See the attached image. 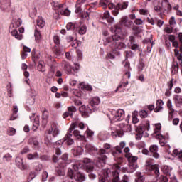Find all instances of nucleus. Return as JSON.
Wrapping results in <instances>:
<instances>
[{"instance_id":"obj_19","label":"nucleus","mask_w":182,"mask_h":182,"mask_svg":"<svg viewBox=\"0 0 182 182\" xmlns=\"http://www.w3.org/2000/svg\"><path fill=\"white\" fill-rule=\"evenodd\" d=\"M151 156H153L154 159H159L160 154L157 153L159 151V146L157 145H151L149 148Z\"/></svg>"},{"instance_id":"obj_6","label":"nucleus","mask_w":182,"mask_h":182,"mask_svg":"<svg viewBox=\"0 0 182 182\" xmlns=\"http://www.w3.org/2000/svg\"><path fill=\"white\" fill-rule=\"evenodd\" d=\"M126 116V113L124 110L122 109H110L109 119L111 123H116L117 122H122V120H124V117Z\"/></svg>"},{"instance_id":"obj_4","label":"nucleus","mask_w":182,"mask_h":182,"mask_svg":"<svg viewBox=\"0 0 182 182\" xmlns=\"http://www.w3.org/2000/svg\"><path fill=\"white\" fill-rule=\"evenodd\" d=\"M100 5L104 9L108 7L109 9H112V15L117 16V15H119V10L126 9L127 6H129V2H124L123 4L118 3V4L116 6L109 0H104L103 1H100Z\"/></svg>"},{"instance_id":"obj_31","label":"nucleus","mask_w":182,"mask_h":182,"mask_svg":"<svg viewBox=\"0 0 182 182\" xmlns=\"http://www.w3.org/2000/svg\"><path fill=\"white\" fill-rule=\"evenodd\" d=\"M146 178H144V176H143V173H141V172L136 173L135 182H144Z\"/></svg>"},{"instance_id":"obj_17","label":"nucleus","mask_w":182,"mask_h":182,"mask_svg":"<svg viewBox=\"0 0 182 182\" xmlns=\"http://www.w3.org/2000/svg\"><path fill=\"white\" fill-rule=\"evenodd\" d=\"M30 119L31 121L33 120L32 130L36 132V130L38 129V127H39V117H35V114H33V115L30 117Z\"/></svg>"},{"instance_id":"obj_52","label":"nucleus","mask_w":182,"mask_h":182,"mask_svg":"<svg viewBox=\"0 0 182 182\" xmlns=\"http://www.w3.org/2000/svg\"><path fill=\"white\" fill-rule=\"evenodd\" d=\"M22 25V20L21 18H18L15 24H11V28H19V26Z\"/></svg>"},{"instance_id":"obj_54","label":"nucleus","mask_w":182,"mask_h":182,"mask_svg":"<svg viewBox=\"0 0 182 182\" xmlns=\"http://www.w3.org/2000/svg\"><path fill=\"white\" fill-rule=\"evenodd\" d=\"M24 77H26L25 79V82L27 84V85H29L31 83V81L29 80V72L28 71H25L24 73Z\"/></svg>"},{"instance_id":"obj_23","label":"nucleus","mask_w":182,"mask_h":182,"mask_svg":"<svg viewBox=\"0 0 182 182\" xmlns=\"http://www.w3.org/2000/svg\"><path fill=\"white\" fill-rule=\"evenodd\" d=\"M102 19H105L108 22V23H114V17L110 16V13L109 12V11H106L104 13Z\"/></svg>"},{"instance_id":"obj_60","label":"nucleus","mask_w":182,"mask_h":182,"mask_svg":"<svg viewBox=\"0 0 182 182\" xmlns=\"http://www.w3.org/2000/svg\"><path fill=\"white\" fill-rule=\"evenodd\" d=\"M164 5H166L167 9H170L171 8V5H170L168 0H163L162 6H164Z\"/></svg>"},{"instance_id":"obj_33","label":"nucleus","mask_w":182,"mask_h":182,"mask_svg":"<svg viewBox=\"0 0 182 182\" xmlns=\"http://www.w3.org/2000/svg\"><path fill=\"white\" fill-rule=\"evenodd\" d=\"M61 160H63L64 164H60V167H65L66 164H69L70 163V161H68V154H64L61 157Z\"/></svg>"},{"instance_id":"obj_59","label":"nucleus","mask_w":182,"mask_h":182,"mask_svg":"<svg viewBox=\"0 0 182 182\" xmlns=\"http://www.w3.org/2000/svg\"><path fill=\"white\" fill-rule=\"evenodd\" d=\"M48 177H49V173L46 171H43L42 173V181H46V180H48Z\"/></svg>"},{"instance_id":"obj_42","label":"nucleus","mask_w":182,"mask_h":182,"mask_svg":"<svg viewBox=\"0 0 182 182\" xmlns=\"http://www.w3.org/2000/svg\"><path fill=\"white\" fill-rule=\"evenodd\" d=\"M89 173V178L90 180H95L96 178V173H97V170L95 169V167L93 166V170L91 171H87Z\"/></svg>"},{"instance_id":"obj_21","label":"nucleus","mask_w":182,"mask_h":182,"mask_svg":"<svg viewBox=\"0 0 182 182\" xmlns=\"http://www.w3.org/2000/svg\"><path fill=\"white\" fill-rule=\"evenodd\" d=\"M76 112V107H68V112H65L63 114V117L64 119H66V117H72L73 116V113Z\"/></svg>"},{"instance_id":"obj_36","label":"nucleus","mask_w":182,"mask_h":182,"mask_svg":"<svg viewBox=\"0 0 182 182\" xmlns=\"http://www.w3.org/2000/svg\"><path fill=\"white\" fill-rule=\"evenodd\" d=\"M166 105L169 110V114H171V116H173V113H174V109H173V102L171 101V100H168L167 101Z\"/></svg>"},{"instance_id":"obj_32","label":"nucleus","mask_w":182,"mask_h":182,"mask_svg":"<svg viewBox=\"0 0 182 182\" xmlns=\"http://www.w3.org/2000/svg\"><path fill=\"white\" fill-rule=\"evenodd\" d=\"M79 35H85L86 32H87V26L83 24L79 26L78 29L77 30Z\"/></svg>"},{"instance_id":"obj_2","label":"nucleus","mask_w":182,"mask_h":182,"mask_svg":"<svg viewBox=\"0 0 182 182\" xmlns=\"http://www.w3.org/2000/svg\"><path fill=\"white\" fill-rule=\"evenodd\" d=\"M75 127H78L80 130H83L85 129V124L83 122H75L72 124L68 130V134L65 136L63 140H59L57 142L53 144V147L55 149L56 156H60L62 154V151L60 148L62 147L63 142L66 143L68 146H72L75 141L73 139H72V130H75Z\"/></svg>"},{"instance_id":"obj_51","label":"nucleus","mask_w":182,"mask_h":182,"mask_svg":"<svg viewBox=\"0 0 182 182\" xmlns=\"http://www.w3.org/2000/svg\"><path fill=\"white\" fill-rule=\"evenodd\" d=\"M169 25L171 26V28H174V26L177 25V22L176 21V18L174 16H171L169 19Z\"/></svg>"},{"instance_id":"obj_45","label":"nucleus","mask_w":182,"mask_h":182,"mask_svg":"<svg viewBox=\"0 0 182 182\" xmlns=\"http://www.w3.org/2000/svg\"><path fill=\"white\" fill-rule=\"evenodd\" d=\"M137 114H139L137 111H134L132 113V123H134V124L139 123V118H137Z\"/></svg>"},{"instance_id":"obj_34","label":"nucleus","mask_w":182,"mask_h":182,"mask_svg":"<svg viewBox=\"0 0 182 182\" xmlns=\"http://www.w3.org/2000/svg\"><path fill=\"white\" fill-rule=\"evenodd\" d=\"M171 167L165 165L162 167V171L164 173V174H166V176H170L171 174Z\"/></svg>"},{"instance_id":"obj_58","label":"nucleus","mask_w":182,"mask_h":182,"mask_svg":"<svg viewBox=\"0 0 182 182\" xmlns=\"http://www.w3.org/2000/svg\"><path fill=\"white\" fill-rule=\"evenodd\" d=\"M3 160L4 161H11L12 160V156L9 154H6L3 156Z\"/></svg>"},{"instance_id":"obj_15","label":"nucleus","mask_w":182,"mask_h":182,"mask_svg":"<svg viewBox=\"0 0 182 182\" xmlns=\"http://www.w3.org/2000/svg\"><path fill=\"white\" fill-rule=\"evenodd\" d=\"M16 164L20 170H26V168H28V165L23 163V158L21 156H17L16 158Z\"/></svg>"},{"instance_id":"obj_13","label":"nucleus","mask_w":182,"mask_h":182,"mask_svg":"<svg viewBox=\"0 0 182 182\" xmlns=\"http://www.w3.org/2000/svg\"><path fill=\"white\" fill-rule=\"evenodd\" d=\"M124 152L125 153V156L127 157L129 164H136V162L137 160H139V158L135 156H132V154H130V148L125 147L124 149Z\"/></svg>"},{"instance_id":"obj_14","label":"nucleus","mask_w":182,"mask_h":182,"mask_svg":"<svg viewBox=\"0 0 182 182\" xmlns=\"http://www.w3.org/2000/svg\"><path fill=\"white\" fill-rule=\"evenodd\" d=\"M122 65H124L125 70L124 77H127V79H130L132 76V74L130 73V72H132V68H130V63L127 61V58L122 62Z\"/></svg>"},{"instance_id":"obj_29","label":"nucleus","mask_w":182,"mask_h":182,"mask_svg":"<svg viewBox=\"0 0 182 182\" xmlns=\"http://www.w3.org/2000/svg\"><path fill=\"white\" fill-rule=\"evenodd\" d=\"M11 33L16 39H18V41H22L23 38L22 34L18 33V30L16 29L11 30Z\"/></svg>"},{"instance_id":"obj_16","label":"nucleus","mask_w":182,"mask_h":182,"mask_svg":"<svg viewBox=\"0 0 182 182\" xmlns=\"http://www.w3.org/2000/svg\"><path fill=\"white\" fill-rule=\"evenodd\" d=\"M128 46L130 48V49H132V50H138L139 45L136 43V41H134V36H129Z\"/></svg>"},{"instance_id":"obj_49","label":"nucleus","mask_w":182,"mask_h":182,"mask_svg":"<svg viewBox=\"0 0 182 182\" xmlns=\"http://www.w3.org/2000/svg\"><path fill=\"white\" fill-rule=\"evenodd\" d=\"M127 85H129V81L122 82L119 85H118V87L115 90L114 92L117 93V92H119V90H120V89H122V87H126V86H127Z\"/></svg>"},{"instance_id":"obj_28","label":"nucleus","mask_w":182,"mask_h":182,"mask_svg":"<svg viewBox=\"0 0 182 182\" xmlns=\"http://www.w3.org/2000/svg\"><path fill=\"white\" fill-rule=\"evenodd\" d=\"M39 157L40 156L38 152L29 153L26 155L27 160H38Z\"/></svg>"},{"instance_id":"obj_18","label":"nucleus","mask_w":182,"mask_h":182,"mask_svg":"<svg viewBox=\"0 0 182 182\" xmlns=\"http://www.w3.org/2000/svg\"><path fill=\"white\" fill-rule=\"evenodd\" d=\"M76 97H80V92L79 91L75 90L74 92V96L71 97V100L75 103L76 106H80V105H83V102L80 101V100H77Z\"/></svg>"},{"instance_id":"obj_47","label":"nucleus","mask_w":182,"mask_h":182,"mask_svg":"<svg viewBox=\"0 0 182 182\" xmlns=\"http://www.w3.org/2000/svg\"><path fill=\"white\" fill-rule=\"evenodd\" d=\"M26 107H29V106H32L35 104V97H31L26 101Z\"/></svg>"},{"instance_id":"obj_53","label":"nucleus","mask_w":182,"mask_h":182,"mask_svg":"<svg viewBox=\"0 0 182 182\" xmlns=\"http://www.w3.org/2000/svg\"><path fill=\"white\" fill-rule=\"evenodd\" d=\"M139 116L141 117V119H146L149 116V114L147 113V111L146 110H141L139 112Z\"/></svg>"},{"instance_id":"obj_26","label":"nucleus","mask_w":182,"mask_h":182,"mask_svg":"<svg viewBox=\"0 0 182 182\" xmlns=\"http://www.w3.org/2000/svg\"><path fill=\"white\" fill-rule=\"evenodd\" d=\"M173 101L176 107H181L182 106V95H175L173 96Z\"/></svg>"},{"instance_id":"obj_62","label":"nucleus","mask_w":182,"mask_h":182,"mask_svg":"<svg viewBox=\"0 0 182 182\" xmlns=\"http://www.w3.org/2000/svg\"><path fill=\"white\" fill-rule=\"evenodd\" d=\"M42 168H43V166L42 164H39L37 166H35V170L37 173H39L40 171H42Z\"/></svg>"},{"instance_id":"obj_41","label":"nucleus","mask_w":182,"mask_h":182,"mask_svg":"<svg viewBox=\"0 0 182 182\" xmlns=\"http://www.w3.org/2000/svg\"><path fill=\"white\" fill-rule=\"evenodd\" d=\"M6 89H7L8 97H12V96H14V93L12 92V83L9 82L6 86Z\"/></svg>"},{"instance_id":"obj_56","label":"nucleus","mask_w":182,"mask_h":182,"mask_svg":"<svg viewBox=\"0 0 182 182\" xmlns=\"http://www.w3.org/2000/svg\"><path fill=\"white\" fill-rule=\"evenodd\" d=\"M34 36L36 38V41H39L41 38V32L38 31V29H36L34 33Z\"/></svg>"},{"instance_id":"obj_9","label":"nucleus","mask_w":182,"mask_h":182,"mask_svg":"<svg viewBox=\"0 0 182 182\" xmlns=\"http://www.w3.org/2000/svg\"><path fill=\"white\" fill-rule=\"evenodd\" d=\"M160 130H161V124H155V129H154V132L156 135V139H158L159 140V143L161 146H165L166 144V136L162 135L160 133Z\"/></svg>"},{"instance_id":"obj_64","label":"nucleus","mask_w":182,"mask_h":182,"mask_svg":"<svg viewBox=\"0 0 182 182\" xmlns=\"http://www.w3.org/2000/svg\"><path fill=\"white\" fill-rule=\"evenodd\" d=\"M143 69H144V64L143 62H141L138 65L139 72H143Z\"/></svg>"},{"instance_id":"obj_44","label":"nucleus","mask_w":182,"mask_h":182,"mask_svg":"<svg viewBox=\"0 0 182 182\" xmlns=\"http://www.w3.org/2000/svg\"><path fill=\"white\" fill-rule=\"evenodd\" d=\"M37 26L41 28L45 26V21L43 20V18H42V17H38V18L37 19Z\"/></svg>"},{"instance_id":"obj_39","label":"nucleus","mask_w":182,"mask_h":182,"mask_svg":"<svg viewBox=\"0 0 182 182\" xmlns=\"http://www.w3.org/2000/svg\"><path fill=\"white\" fill-rule=\"evenodd\" d=\"M65 6H66L65 5V6L62 9H60L59 12L60 15H64L65 16H69V15H70V11L66 9Z\"/></svg>"},{"instance_id":"obj_55","label":"nucleus","mask_w":182,"mask_h":182,"mask_svg":"<svg viewBox=\"0 0 182 182\" xmlns=\"http://www.w3.org/2000/svg\"><path fill=\"white\" fill-rule=\"evenodd\" d=\"M53 41H54V43H55V45H56V46H60V38H59V36H55L53 37Z\"/></svg>"},{"instance_id":"obj_63","label":"nucleus","mask_w":182,"mask_h":182,"mask_svg":"<svg viewBox=\"0 0 182 182\" xmlns=\"http://www.w3.org/2000/svg\"><path fill=\"white\" fill-rule=\"evenodd\" d=\"M129 20L127 19V17H122L121 19V25H122L123 26H126V23H127V21Z\"/></svg>"},{"instance_id":"obj_35","label":"nucleus","mask_w":182,"mask_h":182,"mask_svg":"<svg viewBox=\"0 0 182 182\" xmlns=\"http://www.w3.org/2000/svg\"><path fill=\"white\" fill-rule=\"evenodd\" d=\"M37 69L39 70V72H46V67L45 66V62L39 61Z\"/></svg>"},{"instance_id":"obj_38","label":"nucleus","mask_w":182,"mask_h":182,"mask_svg":"<svg viewBox=\"0 0 182 182\" xmlns=\"http://www.w3.org/2000/svg\"><path fill=\"white\" fill-rule=\"evenodd\" d=\"M73 134L75 137H76V139H77L78 140H85V136L80 134V132H79V130L75 129L73 132Z\"/></svg>"},{"instance_id":"obj_24","label":"nucleus","mask_w":182,"mask_h":182,"mask_svg":"<svg viewBox=\"0 0 182 182\" xmlns=\"http://www.w3.org/2000/svg\"><path fill=\"white\" fill-rule=\"evenodd\" d=\"M116 56H120V51L112 48V50L107 55V59L113 60L116 58Z\"/></svg>"},{"instance_id":"obj_43","label":"nucleus","mask_w":182,"mask_h":182,"mask_svg":"<svg viewBox=\"0 0 182 182\" xmlns=\"http://www.w3.org/2000/svg\"><path fill=\"white\" fill-rule=\"evenodd\" d=\"M137 170V164H129V173H134Z\"/></svg>"},{"instance_id":"obj_25","label":"nucleus","mask_w":182,"mask_h":182,"mask_svg":"<svg viewBox=\"0 0 182 182\" xmlns=\"http://www.w3.org/2000/svg\"><path fill=\"white\" fill-rule=\"evenodd\" d=\"M86 0H78L75 4V14H80L82 12V6Z\"/></svg>"},{"instance_id":"obj_10","label":"nucleus","mask_w":182,"mask_h":182,"mask_svg":"<svg viewBox=\"0 0 182 182\" xmlns=\"http://www.w3.org/2000/svg\"><path fill=\"white\" fill-rule=\"evenodd\" d=\"M149 130H150V122H146L144 125L136 127V131L138 132L136 134V140H141L144 132H149Z\"/></svg>"},{"instance_id":"obj_57","label":"nucleus","mask_w":182,"mask_h":182,"mask_svg":"<svg viewBox=\"0 0 182 182\" xmlns=\"http://www.w3.org/2000/svg\"><path fill=\"white\" fill-rule=\"evenodd\" d=\"M7 132L9 136H14L16 133V129L15 128H9Z\"/></svg>"},{"instance_id":"obj_30","label":"nucleus","mask_w":182,"mask_h":182,"mask_svg":"<svg viewBox=\"0 0 182 182\" xmlns=\"http://www.w3.org/2000/svg\"><path fill=\"white\" fill-rule=\"evenodd\" d=\"M64 69L68 75H75V73H73V67H72V65L70 64L65 63L64 65Z\"/></svg>"},{"instance_id":"obj_61","label":"nucleus","mask_w":182,"mask_h":182,"mask_svg":"<svg viewBox=\"0 0 182 182\" xmlns=\"http://www.w3.org/2000/svg\"><path fill=\"white\" fill-rule=\"evenodd\" d=\"M63 168H64V167H60L61 169L57 170V174H58V176H65V170H63Z\"/></svg>"},{"instance_id":"obj_40","label":"nucleus","mask_w":182,"mask_h":182,"mask_svg":"<svg viewBox=\"0 0 182 182\" xmlns=\"http://www.w3.org/2000/svg\"><path fill=\"white\" fill-rule=\"evenodd\" d=\"M83 154V148L82 146H77L75 149L73 151L74 156H80Z\"/></svg>"},{"instance_id":"obj_8","label":"nucleus","mask_w":182,"mask_h":182,"mask_svg":"<svg viewBox=\"0 0 182 182\" xmlns=\"http://www.w3.org/2000/svg\"><path fill=\"white\" fill-rule=\"evenodd\" d=\"M68 176L71 180H75L77 182H83L86 180L85 175L80 173H76L72 168H68Z\"/></svg>"},{"instance_id":"obj_37","label":"nucleus","mask_w":182,"mask_h":182,"mask_svg":"<svg viewBox=\"0 0 182 182\" xmlns=\"http://www.w3.org/2000/svg\"><path fill=\"white\" fill-rule=\"evenodd\" d=\"M173 156L177 157L180 161L182 162V151H179L178 149H174L173 151Z\"/></svg>"},{"instance_id":"obj_3","label":"nucleus","mask_w":182,"mask_h":182,"mask_svg":"<svg viewBox=\"0 0 182 182\" xmlns=\"http://www.w3.org/2000/svg\"><path fill=\"white\" fill-rule=\"evenodd\" d=\"M100 105V98L99 97H94L90 100L88 107L86 105H82L80 107L79 110L84 116H87L89 114L93 113V112H96L99 109Z\"/></svg>"},{"instance_id":"obj_27","label":"nucleus","mask_w":182,"mask_h":182,"mask_svg":"<svg viewBox=\"0 0 182 182\" xmlns=\"http://www.w3.org/2000/svg\"><path fill=\"white\" fill-rule=\"evenodd\" d=\"M164 105V102L163 100L159 99L156 101V107L154 109L155 113H159V112H161L163 110V106Z\"/></svg>"},{"instance_id":"obj_46","label":"nucleus","mask_w":182,"mask_h":182,"mask_svg":"<svg viewBox=\"0 0 182 182\" xmlns=\"http://www.w3.org/2000/svg\"><path fill=\"white\" fill-rule=\"evenodd\" d=\"M63 8H65V4H59V3H53V9L55 11L59 9L60 11Z\"/></svg>"},{"instance_id":"obj_12","label":"nucleus","mask_w":182,"mask_h":182,"mask_svg":"<svg viewBox=\"0 0 182 182\" xmlns=\"http://www.w3.org/2000/svg\"><path fill=\"white\" fill-rule=\"evenodd\" d=\"M146 170L151 171V173H154L156 177H159V176H160V170L159 169V165H153L149 161H146Z\"/></svg>"},{"instance_id":"obj_48","label":"nucleus","mask_w":182,"mask_h":182,"mask_svg":"<svg viewBox=\"0 0 182 182\" xmlns=\"http://www.w3.org/2000/svg\"><path fill=\"white\" fill-rule=\"evenodd\" d=\"M28 143L31 146H34L35 149H38V147H39V142L33 139H30Z\"/></svg>"},{"instance_id":"obj_7","label":"nucleus","mask_w":182,"mask_h":182,"mask_svg":"<svg viewBox=\"0 0 182 182\" xmlns=\"http://www.w3.org/2000/svg\"><path fill=\"white\" fill-rule=\"evenodd\" d=\"M59 127L56 125V124H53L51 127L47 130L45 134V139L47 141H52L55 137H58L59 136Z\"/></svg>"},{"instance_id":"obj_50","label":"nucleus","mask_w":182,"mask_h":182,"mask_svg":"<svg viewBox=\"0 0 182 182\" xmlns=\"http://www.w3.org/2000/svg\"><path fill=\"white\" fill-rule=\"evenodd\" d=\"M80 70V64L77 63H74V66L73 67V72L74 73H77Z\"/></svg>"},{"instance_id":"obj_22","label":"nucleus","mask_w":182,"mask_h":182,"mask_svg":"<svg viewBox=\"0 0 182 182\" xmlns=\"http://www.w3.org/2000/svg\"><path fill=\"white\" fill-rule=\"evenodd\" d=\"M9 8H11V0H3L0 3V9L1 11H8Z\"/></svg>"},{"instance_id":"obj_11","label":"nucleus","mask_w":182,"mask_h":182,"mask_svg":"<svg viewBox=\"0 0 182 182\" xmlns=\"http://www.w3.org/2000/svg\"><path fill=\"white\" fill-rule=\"evenodd\" d=\"M124 147H126V142H120L119 145L111 149V154H112L114 157H117L119 154H122V149H124Z\"/></svg>"},{"instance_id":"obj_5","label":"nucleus","mask_w":182,"mask_h":182,"mask_svg":"<svg viewBox=\"0 0 182 182\" xmlns=\"http://www.w3.org/2000/svg\"><path fill=\"white\" fill-rule=\"evenodd\" d=\"M119 127L121 130L117 129L114 127L109 129V133L111 134L112 137H122L124 134V132H132V127L130 124H120Z\"/></svg>"},{"instance_id":"obj_1","label":"nucleus","mask_w":182,"mask_h":182,"mask_svg":"<svg viewBox=\"0 0 182 182\" xmlns=\"http://www.w3.org/2000/svg\"><path fill=\"white\" fill-rule=\"evenodd\" d=\"M111 31L115 34L111 37L105 38L104 41L105 46H110L112 49H115L118 51L126 49V44L120 41H122V28L119 26L115 25L111 28Z\"/></svg>"},{"instance_id":"obj_20","label":"nucleus","mask_w":182,"mask_h":182,"mask_svg":"<svg viewBox=\"0 0 182 182\" xmlns=\"http://www.w3.org/2000/svg\"><path fill=\"white\" fill-rule=\"evenodd\" d=\"M83 166L84 167H86L87 171H93V164L90 161V159H84Z\"/></svg>"}]
</instances>
